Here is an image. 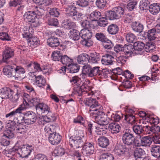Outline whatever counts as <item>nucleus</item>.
<instances>
[{"label": "nucleus", "instance_id": "nucleus-1", "mask_svg": "<svg viewBox=\"0 0 160 160\" xmlns=\"http://www.w3.org/2000/svg\"><path fill=\"white\" fill-rule=\"evenodd\" d=\"M21 109L17 108L6 115V118L9 119V121H10L8 124L13 125L14 126L16 125V123L20 124L23 123V119L24 118L20 115V114L22 113V112Z\"/></svg>", "mask_w": 160, "mask_h": 160}, {"label": "nucleus", "instance_id": "nucleus-2", "mask_svg": "<svg viewBox=\"0 0 160 160\" xmlns=\"http://www.w3.org/2000/svg\"><path fill=\"white\" fill-rule=\"evenodd\" d=\"M90 116L98 124L103 123L107 124L110 120L108 116V113L106 115L102 111L100 110L96 112H92Z\"/></svg>", "mask_w": 160, "mask_h": 160}, {"label": "nucleus", "instance_id": "nucleus-3", "mask_svg": "<svg viewBox=\"0 0 160 160\" xmlns=\"http://www.w3.org/2000/svg\"><path fill=\"white\" fill-rule=\"evenodd\" d=\"M23 17L25 20L30 23L32 26L37 27L39 26V20L36 17V14L34 11H27L24 13Z\"/></svg>", "mask_w": 160, "mask_h": 160}, {"label": "nucleus", "instance_id": "nucleus-4", "mask_svg": "<svg viewBox=\"0 0 160 160\" xmlns=\"http://www.w3.org/2000/svg\"><path fill=\"white\" fill-rule=\"evenodd\" d=\"M83 139V136L79 134L73 135L69 138V145L73 149L82 147L84 143Z\"/></svg>", "mask_w": 160, "mask_h": 160}, {"label": "nucleus", "instance_id": "nucleus-5", "mask_svg": "<svg viewBox=\"0 0 160 160\" xmlns=\"http://www.w3.org/2000/svg\"><path fill=\"white\" fill-rule=\"evenodd\" d=\"M134 136L131 133V131L130 129H124L122 135V140L123 143L130 148L133 146L134 143Z\"/></svg>", "mask_w": 160, "mask_h": 160}, {"label": "nucleus", "instance_id": "nucleus-6", "mask_svg": "<svg viewBox=\"0 0 160 160\" xmlns=\"http://www.w3.org/2000/svg\"><path fill=\"white\" fill-rule=\"evenodd\" d=\"M100 69V67L99 66L92 67L89 64H87L84 65V72L88 74V77L98 78L101 72V70Z\"/></svg>", "mask_w": 160, "mask_h": 160}, {"label": "nucleus", "instance_id": "nucleus-7", "mask_svg": "<svg viewBox=\"0 0 160 160\" xmlns=\"http://www.w3.org/2000/svg\"><path fill=\"white\" fill-rule=\"evenodd\" d=\"M124 12V8L121 7H116L113 8L112 11H109L107 17L110 20L119 19L123 15Z\"/></svg>", "mask_w": 160, "mask_h": 160}, {"label": "nucleus", "instance_id": "nucleus-8", "mask_svg": "<svg viewBox=\"0 0 160 160\" xmlns=\"http://www.w3.org/2000/svg\"><path fill=\"white\" fill-rule=\"evenodd\" d=\"M65 17L66 18H68V20L80 21H82L84 15L71 9L67 11Z\"/></svg>", "mask_w": 160, "mask_h": 160}, {"label": "nucleus", "instance_id": "nucleus-9", "mask_svg": "<svg viewBox=\"0 0 160 160\" xmlns=\"http://www.w3.org/2000/svg\"><path fill=\"white\" fill-rule=\"evenodd\" d=\"M86 106L89 107V111L96 112L99 110L102 106L96 99L92 98H87L83 102Z\"/></svg>", "mask_w": 160, "mask_h": 160}, {"label": "nucleus", "instance_id": "nucleus-10", "mask_svg": "<svg viewBox=\"0 0 160 160\" xmlns=\"http://www.w3.org/2000/svg\"><path fill=\"white\" fill-rule=\"evenodd\" d=\"M81 33H82L81 38L82 40L80 41V43L83 46L90 47L93 44V42L91 39L92 33L89 31L81 30Z\"/></svg>", "mask_w": 160, "mask_h": 160}, {"label": "nucleus", "instance_id": "nucleus-11", "mask_svg": "<svg viewBox=\"0 0 160 160\" xmlns=\"http://www.w3.org/2000/svg\"><path fill=\"white\" fill-rule=\"evenodd\" d=\"M114 151L118 155L124 156L129 155L130 152H132L130 148H128L125 144L120 143H117L114 148Z\"/></svg>", "mask_w": 160, "mask_h": 160}, {"label": "nucleus", "instance_id": "nucleus-12", "mask_svg": "<svg viewBox=\"0 0 160 160\" xmlns=\"http://www.w3.org/2000/svg\"><path fill=\"white\" fill-rule=\"evenodd\" d=\"M14 56V50L9 47H7L2 53V61L7 64H10L9 59Z\"/></svg>", "mask_w": 160, "mask_h": 160}, {"label": "nucleus", "instance_id": "nucleus-13", "mask_svg": "<svg viewBox=\"0 0 160 160\" xmlns=\"http://www.w3.org/2000/svg\"><path fill=\"white\" fill-rule=\"evenodd\" d=\"M82 147V153L86 156H89L92 154L94 152L93 142H85Z\"/></svg>", "mask_w": 160, "mask_h": 160}, {"label": "nucleus", "instance_id": "nucleus-14", "mask_svg": "<svg viewBox=\"0 0 160 160\" xmlns=\"http://www.w3.org/2000/svg\"><path fill=\"white\" fill-rule=\"evenodd\" d=\"M13 90L8 87H5L0 89V95L2 96V98L9 99L13 102L14 100L13 99Z\"/></svg>", "mask_w": 160, "mask_h": 160}, {"label": "nucleus", "instance_id": "nucleus-15", "mask_svg": "<svg viewBox=\"0 0 160 160\" xmlns=\"http://www.w3.org/2000/svg\"><path fill=\"white\" fill-rule=\"evenodd\" d=\"M32 146L28 145H23L17 150V154L19 157L22 158H26L29 155L31 152Z\"/></svg>", "mask_w": 160, "mask_h": 160}, {"label": "nucleus", "instance_id": "nucleus-16", "mask_svg": "<svg viewBox=\"0 0 160 160\" xmlns=\"http://www.w3.org/2000/svg\"><path fill=\"white\" fill-rule=\"evenodd\" d=\"M48 44L52 48H56L60 46V49L63 50L66 48V45H60V42L58 38L51 37L47 40Z\"/></svg>", "mask_w": 160, "mask_h": 160}, {"label": "nucleus", "instance_id": "nucleus-17", "mask_svg": "<svg viewBox=\"0 0 160 160\" xmlns=\"http://www.w3.org/2000/svg\"><path fill=\"white\" fill-rule=\"evenodd\" d=\"M158 34H157L154 30V28H152L148 30H146L142 34L145 39L149 41H152L154 40L157 38Z\"/></svg>", "mask_w": 160, "mask_h": 160}, {"label": "nucleus", "instance_id": "nucleus-18", "mask_svg": "<svg viewBox=\"0 0 160 160\" xmlns=\"http://www.w3.org/2000/svg\"><path fill=\"white\" fill-rule=\"evenodd\" d=\"M26 65L29 71L35 72L42 71L40 64L36 62L28 61L26 62Z\"/></svg>", "mask_w": 160, "mask_h": 160}, {"label": "nucleus", "instance_id": "nucleus-19", "mask_svg": "<svg viewBox=\"0 0 160 160\" xmlns=\"http://www.w3.org/2000/svg\"><path fill=\"white\" fill-rule=\"evenodd\" d=\"M87 85L82 84L81 86L80 85H75L73 88V93L75 94H78L79 96L83 95V94H86L87 95L89 96L90 93L86 90Z\"/></svg>", "mask_w": 160, "mask_h": 160}, {"label": "nucleus", "instance_id": "nucleus-20", "mask_svg": "<svg viewBox=\"0 0 160 160\" xmlns=\"http://www.w3.org/2000/svg\"><path fill=\"white\" fill-rule=\"evenodd\" d=\"M61 139V136L55 132L50 133L48 137L49 142L53 145H56L59 143Z\"/></svg>", "mask_w": 160, "mask_h": 160}, {"label": "nucleus", "instance_id": "nucleus-21", "mask_svg": "<svg viewBox=\"0 0 160 160\" xmlns=\"http://www.w3.org/2000/svg\"><path fill=\"white\" fill-rule=\"evenodd\" d=\"M14 64L8 65L5 66L3 69L2 72L3 74L8 77L14 78Z\"/></svg>", "mask_w": 160, "mask_h": 160}, {"label": "nucleus", "instance_id": "nucleus-22", "mask_svg": "<svg viewBox=\"0 0 160 160\" xmlns=\"http://www.w3.org/2000/svg\"><path fill=\"white\" fill-rule=\"evenodd\" d=\"M51 110V109L48 106L42 102L40 103L37 106L36 109L37 113L39 114L46 115Z\"/></svg>", "mask_w": 160, "mask_h": 160}, {"label": "nucleus", "instance_id": "nucleus-23", "mask_svg": "<svg viewBox=\"0 0 160 160\" xmlns=\"http://www.w3.org/2000/svg\"><path fill=\"white\" fill-rule=\"evenodd\" d=\"M14 64V78L15 80H18L21 79L22 78L20 75L21 74H23L25 73V71L24 68L20 66H16Z\"/></svg>", "mask_w": 160, "mask_h": 160}, {"label": "nucleus", "instance_id": "nucleus-24", "mask_svg": "<svg viewBox=\"0 0 160 160\" xmlns=\"http://www.w3.org/2000/svg\"><path fill=\"white\" fill-rule=\"evenodd\" d=\"M109 131L113 134L118 133L121 129V127L119 124L115 122H111L108 126Z\"/></svg>", "mask_w": 160, "mask_h": 160}, {"label": "nucleus", "instance_id": "nucleus-25", "mask_svg": "<svg viewBox=\"0 0 160 160\" xmlns=\"http://www.w3.org/2000/svg\"><path fill=\"white\" fill-rule=\"evenodd\" d=\"M130 25L132 30L137 32L141 33L144 29L143 25L138 21H135L131 24Z\"/></svg>", "mask_w": 160, "mask_h": 160}, {"label": "nucleus", "instance_id": "nucleus-26", "mask_svg": "<svg viewBox=\"0 0 160 160\" xmlns=\"http://www.w3.org/2000/svg\"><path fill=\"white\" fill-rule=\"evenodd\" d=\"M145 154V152L143 149L137 148L134 152V158L136 160H143Z\"/></svg>", "mask_w": 160, "mask_h": 160}, {"label": "nucleus", "instance_id": "nucleus-27", "mask_svg": "<svg viewBox=\"0 0 160 160\" xmlns=\"http://www.w3.org/2000/svg\"><path fill=\"white\" fill-rule=\"evenodd\" d=\"M89 62L98 63L101 59L100 55L96 52L91 53L88 54Z\"/></svg>", "mask_w": 160, "mask_h": 160}, {"label": "nucleus", "instance_id": "nucleus-28", "mask_svg": "<svg viewBox=\"0 0 160 160\" xmlns=\"http://www.w3.org/2000/svg\"><path fill=\"white\" fill-rule=\"evenodd\" d=\"M114 58L111 55L106 54L102 56L101 60L102 63L105 65H112L113 64Z\"/></svg>", "mask_w": 160, "mask_h": 160}, {"label": "nucleus", "instance_id": "nucleus-29", "mask_svg": "<svg viewBox=\"0 0 160 160\" xmlns=\"http://www.w3.org/2000/svg\"><path fill=\"white\" fill-rule=\"evenodd\" d=\"M140 141H141V144L142 146L146 148H148L151 145L152 139V138L149 136H145L141 138Z\"/></svg>", "mask_w": 160, "mask_h": 160}, {"label": "nucleus", "instance_id": "nucleus-30", "mask_svg": "<svg viewBox=\"0 0 160 160\" xmlns=\"http://www.w3.org/2000/svg\"><path fill=\"white\" fill-rule=\"evenodd\" d=\"M77 60L79 64L86 65L89 62L88 54L82 53L79 55L77 57Z\"/></svg>", "mask_w": 160, "mask_h": 160}, {"label": "nucleus", "instance_id": "nucleus-31", "mask_svg": "<svg viewBox=\"0 0 160 160\" xmlns=\"http://www.w3.org/2000/svg\"><path fill=\"white\" fill-rule=\"evenodd\" d=\"M98 144L102 148H106L109 144L108 139L105 137H100L98 140Z\"/></svg>", "mask_w": 160, "mask_h": 160}, {"label": "nucleus", "instance_id": "nucleus-32", "mask_svg": "<svg viewBox=\"0 0 160 160\" xmlns=\"http://www.w3.org/2000/svg\"><path fill=\"white\" fill-rule=\"evenodd\" d=\"M102 16L101 12L98 10L92 12L88 17V18L91 21H97Z\"/></svg>", "mask_w": 160, "mask_h": 160}, {"label": "nucleus", "instance_id": "nucleus-33", "mask_svg": "<svg viewBox=\"0 0 160 160\" xmlns=\"http://www.w3.org/2000/svg\"><path fill=\"white\" fill-rule=\"evenodd\" d=\"M9 127L8 129L5 131L4 133V136L8 138H12L14 136V133L15 132V128L13 125H12L9 124Z\"/></svg>", "mask_w": 160, "mask_h": 160}, {"label": "nucleus", "instance_id": "nucleus-34", "mask_svg": "<svg viewBox=\"0 0 160 160\" xmlns=\"http://www.w3.org/2000/svg\"><path fill=\"white\" fill-rule=\"evenodd\" d=\"M149 12L154 15L157 14L160 11L159 4L157 3H154L149 6Z\"/></svg>", "mask_w": 160, "mask_h": 160}, {"label": "nucleus", "instance_id": "nucleus-35", "mask_svg": "<svg viewBox=\"0 0 160 160\" xmlns=\"http://www.w3.org/2000/svg\"><path fill=\"white\" fill-rule=\"evenodd\" d=\"M134 50V46L131 44H126L123 46V51L125 55L132 56Z\"/></svg>", "mask_w": 160, "mask_h": 160}, {"label": "nucleus", "instance_id": "nucleus-36", "mask_svg": "<svg viewBox=\"0 0 160 160\" xmlns=\"http://www.w3.org/2000/svg\"><path fill=\"white\" fill-rule=\"evenodd\" d=\"M14 87V92H15L16 93L14 95H13V99H14V100H13V102H15L18 101L19 98L22 93V91L21 88L17 85H15Z\"/></svg>", "mask_w": 160, "mask_h": 160}, {"label": "nucleus", "instance_id": "nucleus-37", "mask_svg": "<svg viewBox=\"0 0 160 160\" xmlns=\"http://www.w3.org/2000/svg\"><path fill=\"white\" fill-rule=\"evenodd\" d=\"M107 31L109 34L115 35L118 32L119 27L117 25L112 24L108 26Z\"/></svg>", "mask_w": 160, "mask_h": 160}, {"label": "nucleus", "instance_id": "nucleus-38", "mask_svg": "<svg viewBox=\"0 0 160 160\" xmlns=\"http://www.w3.org/2000/svg\"><path fill=\"white\" fill-rule=\"evenodd\" d=\"M68 18H66V20L62 23V26L64 28H66L68 29H70L75 28L76 26V24L72 22H71L69 21L70 20H68Z\"/></svg>", "mask_w": 160, "mask_h": 160}, {"label": "nucleus", "instance_id": "nucleus-39", "mask_svg": "<svg viewBox=\"0 0 160 160\" xmlns=\"http://www.w3.org/2000/svg\"><path fill=\"white\" fill-rule=\"evenodd\" d=\"M61 62L63 65L67 66L68 67L73 62V60L67 55H64L62 56Z\"/></svg>", "mask_w": 160, "mask_h": 160}, {"label": "nucleus", "instance_id": "nucleus-40", "mask_svg": "<svg viewBox=\"0 0 160 160\" xmlns=\"http://www.w3.org/2000/svg\"><path fill=\"white\" fill-rule=\"evenodd\" d=\"M70 32H72V33L70 35V37L72 38V39L74 41L78 40L80 38L82 35V33H81V31L80 32L76 29H72V31L71 30Z\"/></svg>", "mask_w": 160, "mask_h": 160}, {"label": "nucleus", "instance_id": "nucleus-41", "mask_svg": "<svg viewBox=\"0 0 160 160\" xmlns=\"http://www.w3.org/2000/svg\"><path fill=\"white\" fill-rule=\"evenodd\" d=\"M35 81L36 85L40 87L43 88L45 85L46 80L42 75L37 76Z\"/></svg>", "mask_w": 160, "mask_h": 160}, {"label": "nucleus", "instance_id": "nucleus-42", "mask_svg": "<svg viewBox=\"0 0 160 160\" xmlns=\"http://www.w3.org/2000/svg\"><path fill=\"white\" fill-rule=\"evenodd\" d=\"M40 43L39 40L37 38L31 37L28 40V44L31 47H36Z\"/></svg>", "mask_w": 160, "mask_h": 160}, {"label": "nucleus", "instance_id": "nucleus-43", "mask_svg": "<svg viewBox=\"0 0 160 160\" xmlns=\"http://www.w3.org/2000/svg\"><path fill=\"white\" fill-rule=\"evenodd\" d=\"M152 155L155 158L160 157V146H155L153 147L151 150Z\"/></svg>", "mask_w": 160, "mask_h": 160}, {"label": "nucleus", "instance_id": "nucleus-44", "mask_svg": "<svg viewBox=\"0 0 160 160\" xmlns=\"http://www.w3.org/2000/svg\"><path fill=\"white\" fill-rule=\"evenodd\" d=\"M80 69L79 67L77 64H71L67 67V70L71 73H74L78 72Z\"/></svg>", "mask_w": 160, "mask_h": 160}, {"label": "nucleus", "instance_id": "nucleus-45", "mask_svg": "<svg viewBox=\"0 0 160 160\" xmlns=\"http://www.w3.org/2000/svg\"><path fill=\"white\" fill-rule=\"evenodd\" d=\"M112 154L108 152L103 153L100 156V160H114Z\"/></svg>", "mask_w": 160, "mask_h": 160}, {"label": "nucleus", "instance_id": "nucleus-46", "mask_svg": "<svg viewBox=\"0 0 160 160\" xmlns=\"http://www.w3.org/2000/svg\"><path fill=\"white\" fill-rule=\"evenodd\" d=\"M124 119L127 122L131 124L135 123L136 122V118L134 115L131 114H127L125 116Z\"/></svg>", "mask_w": 160, "mask_h": 160}, {"label": "nucleus", "instance_id": "nucleus-47", "mask_svg": "<svg viewBox=\"0 0 160 160\" xmlns=\"http://www.w3.org/2000/svg\"><path fill=\"white\" fill-rule=\"evenodd\" d=\"M45 115V116L48 122H54L56 119L54 114L52 112L51 110L48 113H46Z\"/></svg>", "mask_w": 160, "mask_h": 160}, {"label": "nucleus", "instance_id": "nucleus-48", "mask_svg": "<svg viewBox=\"0 0 160 160\" xmlns=\"http://www.w3.org/2000/svg\"><path fill=\"white\" fill-rule=\"evenodd\" d=\"M132 128L133 132L138 135H140L143 132V126L141 125H133Z\"/></svg>", "mask_w": 160, "mask_h": 160}, {"label": "nucleus", "instance_id": "nucleus-49", "mask_svg": "<svg viewBox=\"0 0 160 160\" xmlns=\"http://www.w3.org/2000/svg\"><path fill=\"white\" fill-rule=\"evenodd\" d=\"M134 50L136 51H141L145 47L144 43L142 42L137 41L134 43Z\"/></svg>", "mask_w": 160, "mask_h": 160}, {"label": "nucleus", "instance_id": "nucleus-50", "mask_svg": "<svg viewBox=\"0 0 160 160\" xmlns=\"http://www.w3.org/2000/svg\"><path fill=\"white\" fill-rule=\"evenodd\" d=\"M150 4V2L148 0H142L140 2L139 7L141 10H146L149 8Z\"/></svg>", "mask_w": 160, "mask_h": 160}, {"label": "nucleus", "instance_id": "nucleus-51", "mask_svg": "<svg viewBox=\"0 0 160 160\" xmlns=\"http://www.w3.org/2000/svg\"><path fill=\"white\" fill-rule=\"evenodd\" d=\"M32 28L29 29L25 28L23 30V32L22 33L23 37L26 39H30L33 33L32 31Z\"/></svg>", "mask_w": 160, "mask_h": 160}, {"label": "nucleus", "instance_id": "nucleus-52", "mask_svg": "<svg viewBox=\"0 0 160 160\" xmlns=\"http://www.w3.org/2000/svg\"><path fill=\"white\" fill-rule=\"evenodd\" d=\"M40 99L38 98H33L31 99H30L28 100V102L30 103V106H33L35 107L36 109L37 106H38L40 103Z\"/></svg>", "mask_w": 160, "mask_h": 160}, {"label": "nucleus", "instance_id": "nucleus-53", "mask_svg": "<svg viewBox=\"0 0 160 160\" xmlns=\"http://www.w3.org/2000/svg\"><path fill=\"white\" fill-rule=\"evenodd\" d=\"M126 38L127 41L130 43L134 42L137 39L135 35L131 32L128 33L126 34Z\"/></svg>", "mask_w": 160, "mask_h": 160}, {"label": "nucleus", "instance_id": "nucleus-54", "mask_svg": "<svg viewBox=\"0 0 160 160\" xmlns=\"http://www.w3.org/2000/svg\"><path fill=\"white\" fill-rule=\"evenodd\" d=\"M97 21L98 25L100 27H104L108 24V22L105 17H101Z\"/></svg>", "mask_w": 160, "mask_h": 160}, {"label": "nucleus", "instance_id": "nucleus-55", "mask_svg": "<svg viewBox=\"0 0 160 160\" xmlns=\"http://www.w3.org/2000/svg\"><path fill=\"white\" fill-rule=\"evenodd\" d=\"M52 56L53 60L58 61L60 60H61L62 56L60 51H55L53 52Z\"/></svg>", "mask_w": 160, "mask_h": 160}, {"label": "nucleus", "instance_id": "nucleus-56", "mask_svg": "<svg viewBox=\"0 0 160 160\" xmlns=\"http://www.w3.org/2000/svg\"><path fill=\"white\" fill-rule=\"evenodd\" d=\"M108 116L110 120L115 121L118 122L121 119V117L118 115L108 112Z\"/></svg>", "mask_w": 160, "mask_h": 160}, {"label": "nucleus", "instance_id": "nucleus-57", "mask_svg": "<svg viewBox=\"0 0 160 160\" xmlns=\"http://www.w3.org/2000/svg\"><path fill=\"white\" fill-rule=\"evenodd\" d=\"M102 43V46L105 49H110L113 46L112 42L108 38Z\"/></svg>", "mask_w": 160, "mask_h": 160}, {"label": "nucleus", "instance_id": "nucleus-58", "mask_svg": "<svg viewBox=\"0 0 160 160\" xmlns=\"http://www.w3.org/2000/svg\"><path fill=\"white\" fill-rule=\"evenodd\" d=\"M128 58V56L122 55L117 57L116 59L117 63L118 65H122L125 63Z\"/></svg>", "mask_w": 160, "mask_h": 160}, {"label": "nucleus", "instance_id": "nucleus-59", "mask_svg": "<svg viewBox=\"0 0 160 160\" xmlns=\"http://www.w3.org/2000/svg\"><path fill=\"white\" fill-rule=\"evenodd\" d=\"M123 20L125 23H132L135 20L132 15L129 13L125 14L123 18Z\"/></svg>", "mask_w": 160, "mask_h": 160}, {"label": "nucleus", "instance_id": "nucleus-60", "mask_svg": "<svg viewBox=\"0 0 160 160\" xmlns=\"http://www.w3.org/2000/svg\"><path fill=\"white\" fill-rule=\"evenodd\" d=\"M56 127L55 125L48 123L47 124L44 128L45 132L48 133H52V132H54V131L56 129Z\"/></svg>", "mask_w": 160, "mask_h": 160}, {"label": "nucleus", "instance_id": "nucleus-61", "mask_svg": "<svg viewBox=\"0 0 160 160\" xmlns=\"http://www.w3.org/2000/svg\"><path fill=\"white\" fill-rule=\"evenodd\" d=\"M102 128H96L97 134L100 135H103L106 134L108 132V128L106 125H103Z\"/></svg>", "mask_w": 160, "mask_h": 160}, {"label": "nucleus", "instance_id": "nucleus-62", "mask_svg": "<svg viewBox=\"0 0 160 160\" xmlns=\"http://www.w3.org/2000/svg\"><path fill=\"white\" fill-rule=\"evenodd\" d=\"M49 13L50 15L58 17L60 14V10L57 8H52L50 9L49 11Z\"/></svg>", "mask_w": 160, "mask_h": 160}, {"label": "nucleus", "instance_id": "nucleus-63", "mask_svg": "<svg viewBox=\"0 0 160 160\" xmlns=\"http://www.w3.org/2000/svg\"><path fill=\"white\" fill-rule=\"evenodd\" d=\"M95 37L97 39L102 42L106 41L107 39L106 36L102 32H100L97 33L95 35Z\"/></svg>", "mask_w": 160, "mask_h": 160}, {"label": "nucleus", "instance_id": "nucleus-64", "mask_svg": "<svg viewBox=\"0 0 160 160\" xmlns=\"http://www.w3.org/2000/svg\"><path fill=\"white\" fill-rule=\"evenodd\" d=\"M13 127L15 128V132L16 133H22L25 132L26 129L25 126L22 125H19L17 126L15 125Z\"/></svg>", "mask_w": 160, "mask_h": 160}]
</instances>
